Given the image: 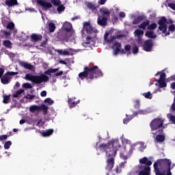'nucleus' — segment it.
I'll return each instance as SVG.
<instances>
[{"label": "nucleus", "mask_w": 175, "mask_h": 175, "mask_svg": "<svg viewBox=\"0 0 175 175\" xmlns=\"http://www.w3.org/2000/svg\"><path fill=\"white\" fill-rule=\"evenodd\" d=\"M75 99H76V98H69L68 99V103L69 105L70 109H73V107H76V106H77V105H79V103H80L79 100L75 101Z\"/></svg>", "instance_id": "obj_19"}, {"label": "nucleus", "mask_w": 175, "mask_h": 175, "mask_svg": "<svg viewBox=\"0 0 175 175\" xmlns=\"http://www.w3.org/2000/svg\"><path fill=\"white\" fill-rule=\"evenodd\" d=\"M100 12L103 16V17H110V11L107 8H102L100 9Z\"/></svg>", "instance_id": "obj_26"}, {"label": "nucleus", "mask_w": 175, "mask_h": 175, "mask_svg": "<svg viewBox=\"0 0 175 175\" xmlns=\"http://www.w3.org/2000/svg\"><path fill=\"white\" fill-rule=\"evenodd\" d=\"M70 36H72V35L69 34V33H67V31H65L62 29L57 33V39H59V40H68Z\"/></svg>", "instance_id": "obj_10"}, {"label": "nucleus", "mask_w": 175, "mask_h": 175, "mask_svg": "<svg viewBox=\"0 0 175 175\" xmlns=\"http://www.w3.org/2000/svg\"><path fill=\"white\" fill-rule=\"evenodd\" d=\"M148 25H150V21L146 20L141 23L139 25H138V28H139L140 29H143V31H145L146 28H147Z\"/></svg>", "instance_id": "obj_29"}, {"label": "nucleus", "mask_w": 175, "mask_h": 175, "mask_svg": "<svg viewBox=\"0 0 175 175\" xmlns=\"http://www.w3.org/2000/svg\"><path fill=\"white\" fill-rule=\"evenodd\" d=\"M91 36H88L87 38H86V44H90V40H91Z\"/></svg>", "instance_id": "obj_61"}, {"label": "nucleus", "mask_w": 175, "mask_h": 175, "mask_svg": "<svg viewBox=\"0 0 175 175\" xmlns=\"http://www.w3.org/2000/svg\"><path fill=\"white\" fill-rule=\"evenodd\" d=\"M65 9H66L65 6L62 4L59 5L57 8V10L59 14H61V13H62V12H64Z\"/></svg>", "instance_id": "obj_38"}, {"label": "nucleus", "mask_w": 175, "mask_h": 175, "mask_svg": "<svg viewBox=\"0 0 175 175\" xmlns=\"http://www.w3.org/2000/svg\"><path fill=\"white\" fill-rule=\"evenodd\" d=\"M103 73L98 66H86L83 68V71L79 74V77L81 80H94V79H98V77H102Z\"/></svg>", "instance_id": "obj_3"}, {"label": "nucleus", "mask_w": 175, "mask_h": 175, "mask_svg": "<svg viewBox=\"0 0 175 175\" xmlns=\"http://www.w3.org/2000/svg\"><path fill=\"white\" fill-rule=\"evenodd\" d=\"M3 35H5V38H9L11 35L10 32H9L6 30L3 31Z\"/></svg>", "instance_id": "obj_55"}, {"label": "nucleus", "mask_w": 175, "mask_h": 175, "mask_svg": "<svg viewBox=\"0 0 175 175\" xmlns=\"http://www.w3.org/2000/svg\"><path fill=\"white\" fill-rule=\"evenodd\" d=\"M81 17L80 16H76L71 18L72 21H75V20H80Z\"/></svg>", "instance_id": "obj_62"}, {"label": "nucleus", "mask_w": 175, "mask_h": 175, "mask_svg": "<svg viewBox=\"0 0 175 175\" xmlns=\"http://www.w3.org/2000/svg\"><path fill=\"white\" fill-rule=\"evenodd\" d=\"M5 4L8 8H12V6H16V5H18V2L17 0H5Z\"/></svg>", "instance_id": "obj_24"}, {"label": "nucleus", "mask_w": 175, "mask_h": 175, "mask_svg": "<svg viewBox=\"0 0 175 175\" xmlns=\"http://www.w3.org/2000/svg\"><path fill=\"white\" fill-rule=\"evenodd\" d=\"M170 111H175V103L174 102L172 104V106L170 107Z\"/></svg>", "instance_id": "obj_59"}, {"label": "nucleus", "mask_w": 175, "mask_h": 175, "mask_svg": "<svg viewBox=\"0 0 175 175\" xmlns=\"http://www.w3.org/2000/svg\"><path fill=\"white\" fill-rule=\"evenodd\" d=\"M37 3L42 6L44 10H49V9L53 8L51 3L45 1L44 0H38Z\"/></svg>", "instance_id": "obj_11"}, {"label": "nucleus", "mask_w": 175, "mask_h": 175, "mask_svg": "<svg viewBox=\"0 0 175 175\" xmlns=\"http://www.w3.org/2000/svg\"><path fill=\"white\" fill-rule=\"evenodd\" d=\"M166 79V73L162 72L160 75V79L159 80H165Z\"/></svg>", "instance_id": "obj_54"}, {"label": "nucleus", "mask_w": 175, "mask_h": 175, "mask_svg": "<svg viewBox=\"0 0 175 175\" xmlns=\"http://www.w3.org/2000/svg\"><path fill=\"white\" fill-rule=\"evenodd\" d=\"M139 172L138 175H150L151 174V167L146 165H139Z\"/></svg>", "instance_id": "obj_9"}, {"label": "nucleus", "mask_w": 175, "mask_h": 175, "mask_svg": "<svg viewBox=\"0 0 175 175\" xmlns=\"http://www.w3.org/2000/svg\"><path fill=\"white\" fill-rule=\"evenodd\" d=\"M157 27H158V25H157V23H152L148 25L147 29H148L149 31H152V29H155Z\"/></svg>", "instance_id": "obj_40"}, {"label": "nucleus", "mask_w": 175, "mask_h": 175, "mask_svg": "<svg viewBox=\"0 0 175 175\" xmlns=\"http://www.w3.org/2000/svg\"><path fill=\"white\" fill-rule=\"evenodd\" d=\"M168 6H169V8L172 9L173 10H175V3H168Z\"/></svg>", "instance_id": "obj_57"}, {"label": "nucleus", "mask_w": 175, "mask_h": 175, "mask_svg": "<svg viewBox=\"0 0 175 175\" xmlns=\"http://www.w3.org/2000/svg\"><path fill=\"white\" fill-rule=\"evenodd\" d=\"M8 137H9L8 135H3L0 136V142H3V140H6V139H8Z\"/></svg>", "instance_id": "obj_52"}, {"label": "nucleus", "mask_w": 175, "mask_h": 175, "mask_svg": "<svg viewBox=\"0 0 175 175\" xmlns=\"http://www.w3.org/2000/svg\"><path fill=\"white\" fill-rule=\"evenodd\" d=\"M10 146H12V142L11 141H7L4 144V148L5 150H9L10 148Z\"/></svg>", "instance_id": "obj_44"}, {"label": "nucleus", "mask_w": 175, "mask_h": 175, "mask_svg": "<svg viewBox=\"0 0 175 175\" xmlns=\"http://www.w3.org/2000/svg\"><path fill=\"white\" fill-rule=\"evenodd\" d=\"M145 36L149 39H157V34L152 31H147L145 33Z\"/></svg>", "instance_id": "obj_27"}, {"label": "nucleus", "mask_w": 175, "mask_h": 175, "mask_svg": "<svg viewBox=\"0 0 175 175\" xmlns=\"http://www.w3.org/2000/svg\"><path fill=\"white\" fill-rule=\"evenodd\" d=\"M131 49H132V46L127 44L124 46V49H120L119 53H120V54H126L128 57V55H131V54H132L131 53Z\"/></svg>", "instance_id": "obj_16"}, {"label": "nucleus", "mask_w": 175, "mask_h": 175, "mask_svg": "<svg viewBox=\"0 0 175 175\" xmlns=\"http://www.w3.org/2000/svg\"><path fill=\"white\" fill-rule=\"evenodd\" d=\"M57 53L60 54V55H69V51H64V50H57Z\"/></svg>", "instance_id": "obj_41"}, {"label": "nucleus", "mask_w": 175, "mask_h": 175, "mask_svg": "<svg viewBox=\"0 0 175 175\" xmlns=\"http://www.w3.org/2000/svg\"><path fill=\"white\" fill-rule=\"evenodd\" d=\"M55 24H54L52 22H50L49 24H48V27H47V29L49 31V33H53L54 32V31H55Z\"/></svg>", "instance_id": "obj_30"}, {"label": "nucleus", "mask_w": 175, "mask_h": 175, "mask_svg": "<svg viewBox=\"0 0 175 175\" xmlns=\"http://www.w3.org/2000/svg\"><path fill=\"white\" fill-rule=\"evenodd\" d=\"M25 99H29L30 100H32V99H35V95L28 94L27 96H25Z\"/></svg>", "instance_id": "obj_53"}, {"label": "nucleus", "mask_w": 175, "mask_h": 175, "mask_svg": "<svg viewBox=\"0 0 175 175\" xmlns=\"http://www.w3.org/2000/svg\"><path fill=\"white\" fill-rule=\"evenodd\" d=\"M20 66L25 68V69H28L29 70H32V69H33V66H32V64L25 62H21Z\"/></svg>", "instance_id": "obj_23"}, {"label": "nucleus", "mask_w": 175, "mask_h": 175, "mask_svg": "<svg viewBox=\"0 0 175 175\" xmlns=\"http://www.w3.org/2000/svg\"><path fill=\"white\" fill-rule=\"evenodd\" d=\"M3 44L5 46V47H6V49H12V42H10L9 40H4L3 42Z\"/></svg>", "instance_id": "obj_31"}, {"label": "nucleus", "mask_w": 175, "mask_h": 175, "mask_svg": "<svg viewBox=\"0 0 175 175\" xmlns=\"http://www.w3.org/2000/svg\"><path fill=\"white\" fill-rule=\"evenodd\" d=\"M134 34L138 37H140L141 35L143 36L144 35V31L137 29L135 30Z\"/></svg>", "instance_id": "obj_35"}, {"label": "nucleus", "mask_w": 175, "mask_h": 175, "mask_svg": "<svg viewBox=\"0 0 175 175\" xmlns=\"http://www.w3.org/2000/svg\"><path fill=\"white\" fill-rule=\"evenodd\" d=\"M85 5L88 9H90V10H92V12H95L96 10V6L95 4L91 3V2H86L85 3Z\"/></svg>", "instance_id": "obj_28"}, {"label": "nucleus", "mask_w": 175, "mask_h": 175, "mask_svg": "<svg viewBox=\"0 0 175 175\" xmlns=\"http://www.w3.org/2000/svg\"><path fill=\"white\" fill-rule=\"evenodd\" d=\"M22 86L23 87V88H32V85H31V83H23Z\"/></svg>", "instance_id": "obj_50"}, {"label": "nucleus", "mask_w": 175, "mask_h": 175, "mask_svg": "<svg viewBox=\"0 0 175 175\" xmlns=\"http://www.w3.org/2000/svg\"><path fill=\"white\" fill-rule=\"evenodd\" d=\"M44 103H48V105H53L54 103V100L51 98H47L44 100Z\"/></svg>", "instance_id": "obj_47"}, {"label": "nucleus", "mask_w": 175, "mask_h": 175, "mask_svg": "<svg viewBox=\"0 0 175 175\" xmlns=\"http://www.w3.org/2000/svg\"><path fill=\"white\" fill-rule=\"evenodd\" d=\"M157 24L159 25L158 27L159 31H162V33H164L165 36H169L170 32H172V33L175 32V25L174 24L168 27L167 31V24H169V22H167V18L165 16H161L157 21Z\"/></svg>", "instance_id": "obj_5"}, {"label": "nucleus", "mask_w": 175, "mask_h": 175, "mask_svg": "<svg viewBox=\"0 0 175 175\" xmlns=\"http://www.w3.org/2000/svg\"><path fill=\"white\" fill-rule=\"evenodd\" d=\"M3 73H5V69L0 68V79H1L2 76H3Z\"/></svg>", "instance_id": "obj_58"}, {"label": "nucleus", "mask_w": 175, "mask_h": 175, "mask_svg": "<svg viewBox=\"0 0 175 175\" xmlns=\"http://www.w3.org/2000/svg\"><path fill=\"white\" fill-rule=\"evenodd\" d=\"M126 147L124 148V152L120 153V157L122 159H124V162H122L119 164V166H117L115 169L116 173H121L122 169L125 167V164L126 163V159H128V156H126Z\"/></svg>", "instance_id": "obj_7"}, {"label": "nucleus", "mask_w": 175, "mask_h": 175, "mask_svg": "<svg viewBox=\"0 0 175 175\" xmlns=\"http://www.w3.org/2000/svg\"><path fill=\"white\" fill-rule=\"evenodd\" d=\"M126 118L123 120V124H128L129 121H131L133 119V116H128V114H126Z\"/></svg>", "instance_id": "obj_33"}, {"label": "nucleus", "mask_w": 175, "mask_h": 175, "mask_svg": "<svg viewBox=\"0 0 175 175\" xmlns=\"http://www.w3.org/2000/svg\"><path fill=\"white\" fill-rule=\"evenodd\" d=\"M170 81H175V75L169 78Z\"/></svg>", "instance_id": "obj_63"}, {"label": "nucleus", "mask_w": 175, "mask_h": 175, "mask_svg": "<svg viewBox=\"0 0 175 175\" xmlns=\"http://www.w3.org/2000/svg\"><path fill=\"white\" fill-rule=\"evenodd\" d=\"M47 95V92H46V90H44L42 92H41L40 93V96H42V97H44Z\"/></svg>", "instance_id": "obj_60"}, {"label": "nucleus", "mask_w": 175, "mask_h": 175, "mask_svg": "<svg viewBox=\"0 0 175 175\" xmlns=\"http://www.w3.org/2000/svg\"><path fill=\"white\" fill-rule=\"evenodd\" d=\"M119 148H121V144H120L118 139H112L107 144H101L98 147H96V151L105 152L107 158L105 170L108 172L107 175H109L110 172L114 167L116 155H117V151H118Z\"/></svg>", "instance_id": "obj_1"}, {"label": "nucleus", "mask_w": 175, "mask_h": 175, "mask_svg": "<svg viewBox=\"0 0 175 175\" xmlns=\"http://www.w3.org/2000/svg\"><path fill=\"white\" fill-rule=\"evenodd\" d=\"M40 133L42 134V136L43 137H48V136H51V135H53V133H54V130L51 129H48L44 132L40 131Z\"/></svg>", "instance_id": "obj_25"}, {"label": "nucleus", "mask_w": 175, "mask_h": 175, "mask_svg": "<svg viewBox=\"0 0 175 175\" xmlns=\"http://www.w3.org/2000/svg\"><path fill=\"white\" fill-rule=\"evenodd\" d=\"M134 107H135V109H139V107H140V100H135Z\"/></svg>", "instance_id": "obj_51"}, {"label": "nucleus", "mask_w": 175, "mask_h": 175, "mask_svg": "<svg viewBox=\"0 0 175 175\" xmlns=\"http://www.w3.org/2000/svg\"><path fill=\"white\" fill-rule=\"evenodd\" d=\"M49 107L47 105L42 104L41 105H32L29 108V111L31 113H35V111H43L44 116H46L48 113Z\"/></svg>", "instance_id": "obj_8"}, {"label": "nucleus", "mask_w": 175, "mask_h": 175, "mask_svg": "<svg viewBox=\"0 0 175 175\" xmlns=\"http://www.w3.org/2000/svg\"><path fill=\"white\" fill-rule=\"evenodd\" d=\"M172 90H175V82L171 83Z\"/></svg>", "instance_id": "obj_64"}, {"label": "nucleus", "mask_w": 175, "mask_h": 175, "mask_svg": "<svg viewBox=\"0 0 175 175\" xmlns=\"http://www.w3.org/2000/svg\"><path fill=\"white\" fill-rule=\"evenodd\" d=\"M167 117L169 118V120H170V121H172V124H174L175 125V116L170 113L167 116Z\"/></svg>", "instance_id": "obj_45"}, {"label": "nucleus", "mask_w": 175, "mask_h": 175, "mask_svg": "<svg viewBox=\"0 0 175 175\" xmlns=\"http://www.w3.org/2000/svg\"><path fill=\"white\" fill-rule=\"evenodd\" d=\"M14 28V23L13 22H10L7 25V29H13Z\"/></svg>", "instance_id": "obj_46"}, {"label": "nucleus", "mask_w": 175, "mask_h": 175, "mask_svg": "<svg viewBox=\"0 0 175 175\" xmlns=\"http://www.w3.org/2000/svg\"><path fill=\"white\" fill-rule=\"evenodd\" d=\"M163 122H165V120L161 118H155L151 121L150 123V127L152 132V131H157L159 129L156 133H153V135H157V133L162 135V133H163V129H161L163 126Z\"/></svg>", "instance_id": "obj_6"}, {"label": "nucleus", "mask_w": 175, "mask_h": 175, "mask_svg": "<svg viewBox=\"0 0 175 175\" xmlns=\"http://www.w3.org/2000/svg\"><path fill=\"white\" fill-rule=\"evenodd\" d=\"M142 96L146 99H152V94H151V92H144L142 94Z\"/></svg>", "instance_id": "obj_37"}, {"label": "nucleus", "mask_w": 175, "mask_h": 175, "mask_svg": "<svg viewBox=\"0 0 175 175\" xmlns=\"http://www.w3.org/2000/svg\"><path fill=\"white\" fill-rule=\"evenodd\" d=\"M121 47H122V45H121V43L120 42H116L113 44L114 55H118V53L121 51Z\"/></svg>", "instance_id": "obj_20"}, {"label": "nucleus", "mask_w": 175, "mask_h": 175, "mask_svg": "<svg viewBox=\"0 0 175 175\" xmlns=\"http://www.w3.org/2000/svg\"><path fill=\"white\" fill-rule=\"evenodd\" d=\"M25 80H29V81H31L33 79V75H29V74H26L25 77Z\"/></svg>", "instance_id": "obj_48"}, {"label": "nucleus", "mask_w": 175, "mask_h": 175, "mask_svg": "<svg viewBox=\"0 0 175 175\" xmlns=\"http://www.w3.org/2000/svg\"><path fill=\"white\" fill-rule=\"evenodd\" d=\"M133 54H137L139 53V47L135 45L133 46Z\"/></svg>", "instance_id": "obj_49"}, {"label": "nucleus", "mask_w": 175, "mask_h": 175, "mask_svg": "<svg viewBox=\"0 0 175 175\" xmlns=\"http://www.w3.org/2000/svg\"><path fill=\"white\" fill-rule=\"evenodd\" d=\"M152 46H154V44L152 43V40H147L144 43V50L145 51L149 52L152 50Z\"/></svg>", "instance_id": "obj_12"}, {"label": "nucleus", "mask_w": 175, "mask_h": 175, "mask_svg": "<svg viewBox=\"0 0 175 175\" xmlns=\"http://www.w3.org/2000/svg\"><path fill=\"white\" fill-rule=\"evenodd\" d=\"M9 100H10V95H3V103L5 104L9 103Z\"/></svg>", "instance_id": "obj_42"}, {"label": "nucleus", "mask_w": 175, "mask_h": 175, "mask_svg": "<svg viewBox=\"0 0 175 175\" xmlns=\"http://www.w3.org/2000/svg\"><path fill=\"white\" fill-rule=\"evenodd\" d=\"M157 83H159L160 88H165L167 85L165 80H157Z\"/></svg>", "instance_id": "obj_34"}, {"label": "nucleus", "mask_w": 175, "mask_h": 175, "mask_svg": "<svg viewBox=\"0 0 175 175\" xmlns=\"http://www.w3.org/2000/svg\"><path fill=\"white\" fill-rule=\"evenodd\" d=\"M109 38V32H106L104 35V39L105 42L107 43H112V42H114L117 39V37L116 36H111Z\"/></svg>", "instance_id": "obj_22"}, {"label": "nucleus", "mask_w": 175, "mask_h": 175, "mask_svg": "<svg viewBox=\"0 0 175 175\" xmlns=\"http://www.w3.org/2000/svg\"><path fill=\"white\" fill-rule=\"evenodd\" d=\"M62 29H63V31H64L65 32L70 33L72 32V30L73 29V27H72V23L69 22L64 23Z\"/></svg>", "instance_id": "obj_15"}, {"label": "nucleus", "mask_w": 175, "mask_h": 175, "mask_svg": "<svg viewBox=\"0 0 175 175\" xmlns=\"http://www.w3.org/2000/svg\"><path fill=\"white\" fill-rule=\"evenodd\" d=\"M1 82L2 84H9V83H10V77L9 76V73L6 72L1 77Z\"/></svg>", "instance_id": "obj_21"}, {"label": "nucleus", "mask_w": 175, "mask_h": 175, "mask_svg": "<svg viewBox=\"0 0 175 175\" xmlns=\"http://www.w3.org/2000/svg\"><path fill=\"white\" fill-rule=\"evenodd\" d=\"M143 20H144V16H139L138 17H137V18H135L133 21V24H134L135 25H136L137 24H139L140 23V21H143Z\"/></svg>", "instance_id": "obj_32"}, {"label": "nucleus", "mask_w": 175, "mask_h": 175, "mask_svg": "<svg viewBox=\"0 0 175 175\" xmlns=\"http://www.w3.org/2000/svg\"><path fill=\"white\" fill-rule=\"evenodd\" d=\"M139 166H151L152 165V161L148 160V158L146 157H143L142 159H139Z\"/></svg>", "instance_id": "obj_14"}, {"label": "nucleus", "mask_w": 175, "mask_h": 175, "mask_svg": "<svg viewBox=\"0 0 175 175\" xmlns=\"http://www.w3.org/2000/svg\"><path fill=\"white\" fill-rule=\"evenodd\" d=\"M97 23L98 25H100L101 27H105L107 25V16L102 17V16L98 15L97 18Z\"/></svg>", "instance_id": "obj_13"}, {"label": "nucleus", "mask_w": 175, "mask_h": 175, "mask_svg": "<svg viewBox=\"0 0 175 175\" xmlns=\"http://www.w3.org/2000/svg\"><path fill=\"white\" fill-rule=\"evenodd\" d=\"M156 175H172V161L168 159H161L153 164Z\"/></svg>", "instance_id": "obj_2"}, {"label": "nucleus", "mask_w": 175, "mask_h": 175, "mask_svg": "<svg viewBox=\"0 0 175 175\" xmlns=\"http://www.w3.org/2000/svg\"><path fill=\"white\" fill-rule=\"evenodd\" d=\"M51 3L54 5V6H59L61 3V0H51Z\"/></svg>", "instance_id": "obj_43"}, {"label": "nucleus", "mask_w": 175, "mask_h": 175, "mask_svg": "<svg viewBox=\"0 0 175 175\" xmlns=\"http://www.w3.org/2000/svg\"><path fill=\"white\" fill-rule=\"evenodd\" d=\"M156 140L159 143H162V142H165V137L162 135H157L156 137Z\"/></svg>", "instance_id": "obj_39"}, {"label": "nucleus", "mask_w": 175, "mask_h": 175, "mask_svg": "<svg viewBox=\"0 0 175 175\" xmlns=\"http://www.w3.org/2000/svg\"><path fill=\"white\" fill-rule=\"evenodd\" d=\"M8 73V76L10 77V76H16L18 73V72H7Z\"/></svg>", "instance_id": "obj_56"}, {"label": "nucleus", "mask_w": 175, "mask_h": 175, "mask_svg": "<svg viewBox=\"0 0 175 175\" xmlns=\"http://www.w3.org/2000/svg\"><path fill=\"white\" fill-rule=\"evenodd\" d=\"M23 92H24V90L23 89H20L19 90H18L16 94H14L12 95V98H20V95H21V94H23Z\"/></svg>", "instance_id": "obj_36"}, {"label": "nucleus", "mask_w": 175, "mask_h": 175, "mask_svg": "<svg viewBox=\"0 0 175 175\" xmlns=\"http://www.w3.org/2000/svg\"><path fill=\"white\" fill-rule=\"evenodd\" d=\"M43 39V36H42L41 34H37V33H32L31 36V42H40Z\"/></svg>", "instance_id": "obj_18"}, {"label": "nucleus", "mask_w": 175, "mask_h": 175, "mask_svg": "<svg viewBox=\"0 0 175 175\" xmlns=\"http://www.w3.org/2000/svg\"><path fill=\"white\" fill-rule=\"evenodd\" d=\"M83 28L86 33H92V32H94V29L92 28V26H91V24L88 22L84 23Z\"/></svg>", "instance_id": "obj_17"}, {"label": "nucleus", "mask_w": 175, "mask_h": 175, "mask_svg": "<svg viewBox=\"0 0 175 175\" xmlns=\"http://www.w3.org/2000/svg\"><path fill=\"white\" fill-rule=\"evenodd\" d=\"M58 70H59V68H49L45 71L44 74L40 75H33L31 83H33L34 84H42L43 81H49V76H51V73H55L52 75V77H58L59 76H62L64 75V71L60 70L58 72Z\"/></svg>", "instance_id": "obj_4"}]
</instances>
